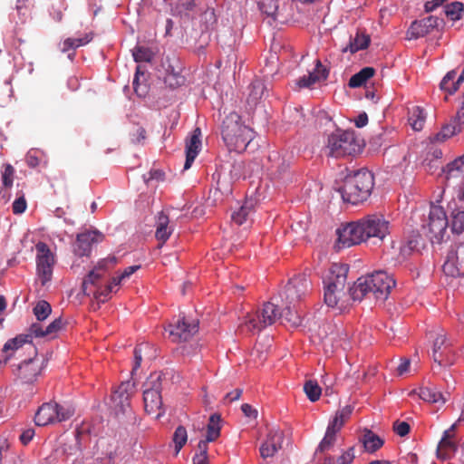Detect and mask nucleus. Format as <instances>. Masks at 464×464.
<instances>
[{
    "label": "nucleus",
    "instance_id": "c03bdc74",
    "mask_svg": "<svg viewBox=\"0 0 464 464\" xmlns=\"http://www.w3.org/2000/svg\"><path fill=\"white\" fill-rule=\"evenodd\" d=\"M304 392H305L307 398L313 402L319 400L322 393L321 387L318 385L316 381L313 380L305 382L304 385Z\"/></svg>",
    "mask_w": 464,
    "mask_h": 464
},
{
    "label": "nucleus",
    "instance_id": "69168bd1",
    "mask_svg": "<svg viewBox=\"0 0 464 464\" xmlns=\"http://www.w3.org/2000/svg\"><path fill=\"white\" fill-rule=\"evenodd\" d=\"M145 130L141 127H138L136 132L132 134L131 140L135 143H140L145 140Z\"/></svg>",
    "mask_w": 464,
    "mask_h": 464
},
{
    "label": "nucleus",
    "instance_id": "7ed1b4c3",
    "mask_svg": "<svg viewBox=\"0 0 464 464\" xmlns=\"http://www.w3.org/2000/svg\"><path fill=\"white\" fill-rule=\"evenodd\" d=\"M373 186V174L367 169H361L346 175L337 191L343 201L358 204L369 198Z\"/></svg>",
    "mask_w": 464,
    "mask_h": 464
},
{
    "label": "nucleus",
    "instance_id": "c9c22d12",
    "mask_svg": "<svg viewBox=\"0 0 464 464\" xmlns=\"http://www.w3.org/2000/svg\"><path fill=\"white\" fill-rule=\"evenodd\" d=\"M221 417L219 414L214 413L210 415L207 425V440L215 441L220 435Z\"/></svg>",
    "mask_w": 464,
    "mask_h": 464
},
{
    "label": "nucleus",
    "instance_id": "37998d69",
    "mask_svg": "<svg viewBox=\"0 0 464 464\" xmlns=\"http://www.w3.org/2000/svg\"><path fill=\"white\" fill-rule=\"evenodd\" d=\"M464 12V5L461 2H452L445 6V14L452 21L459 20Z\"/></svg>",
    "mask_w": 464,
    "mask_h": 464
},
{
    "label": "nucleus",
    "instance_id": "cd10ccee",
    "mask_svg": "<svg viewBox=\"0 0 464 464\" xmlns=\"http://www.w3.org/2000/svg\"><path fill=\"white\" fill-rule=\"evenodd\" d=\"M449 349H450V343L448 341L443 331H441L434 340L432 348V358L433 361L438 363V367H441L444 363L443 356Z\"/></svg>",
    "mask_w": 464,
    "mask_h": 464
},
{
    "label": "nucleus",
    "instance_id": "473e14b6",
    "mask_svg": "<svg viewBox=\"0 0 464 464\" xmlns=\"http://www.w3.org/2000/svg\"><path fill=\"white\" fill-rule=\"evenodd\" d=\"M419 396L421 400L431 403L444 404L447 401V398L434 385L420 388Z\"/></svg>",
    "mask_w": 464,
    "mask_h": 464
},
{
    "label": "nucleus",
    "instance_id": "a211bd4d",
    "mask_svg": "<svg viewBox=\"0 0 464 464\" xmlns=\"http://www.w3.org/2000/svg\"><path fill=\"white\" fill-rule=\"evenodd\" d=\"M103 238V234L99 230H85L77 235L73 251L79 256H89L92 246L102 242Z\"/></svg>",
    "mask_w": 464,
    "mask_h": 464
},
{
    "label": "nucleus",
    "instance_id": "b1692460",
    "mask_svg": "<svg viewBox=\"0 0 464 464\" xmlns=\"http://www.w3.org/2000/svg\"><path fill=\"white\" fill-rule=\"evenodd\" d=\"M201 130L196 128L186 141V161L184 170L188 169L201 150Z\"/></svg>",
    "mask_w": 464,
    "mask_h": 464
},
{
    "label": "nucleus",
    "instance_id": "338daca9",
    "mask_svg": "<svg viewBox=\"0 0 464 464\" xmlns=\"http://www.w3.org/2000/svg\"><path fill=\"white\" fill-rule=\"evenodd\" d=\"M368 123V116L366 112L360 113L354 120V124L357 128H362Z\"/></svg>",
    "mask_w": 464,
    "mask_h": 464
},
{
    "label": "nucleus",
    "instance_id": "f704fd0d",
    "mask_svg": "<svg viewBox=\"0 0 464 464\" xmlns=\"http://www.w3.org/2000/svg\"><path fill=\"white\" fill-rule=\"evenodd\" d=\"M361 440L369 452H374L383 445V440L370 430H364Z\"/></svg>",
    "mask_w": 464,
    "mask_h": 464
},
{
    "label": "nucleus",
    "instance_id": "ea45409f",
    "mask_svg": "<svg viewBox=\"0 0 464 464\" xmlns=\"http://www.w3.org/2000/svg\"><path fill=\"white\" fill-rule=\"evenodd\" d=\"M291 305L285 304L284 311L280 313V318L283 323L288 324L290 327L296 328L301 324L302 318L296 312L292 310Z\"/></svg>",
    "mask_w": 464,
    "mask_h": 464
},
{
    "label": "nucleus",
    "instance_id": "f3484780",
    "mask_svg": "<svg viewBox=\"0 0 464 464\" xmlns=\"http://www.w3.org/2000/svg\"><path fill=\"white\" fill-rule=\"evenodd\" d=\"M198 330V323L195 320L188 322L185 317L178 319L166 329L174 342H186L189 340Z\"/></svg>",
    "mask_w": 464,
    "mask_h": 464
},
{
    "label": "nucleus",
    "instance_id": "de8ad7c7",
    "mask_svg": "<svg viewBox=\"0 0 464 464\" xmlns=\"http://www.w3.org/2000/svg\"><path fill=\"white\" fill-rule=\"evenodd\" d=\"M197 0H178L176 12L181 16H189L197 7Z\"/></svg>",
    "mask_w": 464,
    "mask_h": 464
},
{
    "label": "nucleus",
    "instance_id": "39448f33",
    "mask_svg": "<svg viewBox=\"0 0 464 464\" xmlns=\"http://www.w3.org/2000/svg\"><path fill=\"white\" fill-rule=\"evenodd\" d=\"M327 148L333 157L352 156L361 150V144L353 130H336L328 137Z\"/></svg>",
    "mask_w": 464,
    "mask_h": 464
},
{
    "label": "nucleus",
    "instance_id": "a18cd8bd",
    "mask_svg": "<svg viewBox=\"0 0 464 464\" xmlns=\"http://www.w3.org/2000/svg\"><path fill=\"white\" fill-rule=\"evenodd\" d=\"M151 347L149 343H140L134 349V363L131 370V373H134L140 366L143 354L147 355L151 351Z\"/></svg>",
    "mask_w": 464,
    "mask_h": 464
},
{
    "label": "nucleus",
    "instance_id": "2eb2a0df",
    "mask_svg": "<svg viewBox=\"0 0 464 464\" xmlns=\"http://www.w3.org/2000/svg\"><path fill=\"white\" fill-rule=\"evenodd\" d=\"M310 282L305 275H298L289 280L285 285L282 298L285 304H295L308 292Z\"/></svg>",
    "mask_w": 464,
    "mask_h": 464
},
{
    "label": "nucleus",
    "instance_id": "aec40b11",
    "mask_svg": "<svg viewBox=\"0 0 464 464\" xmlns=\"http://www.w3.org/2000/svg\"><path fill=\"white\" fill-rule=\"evenodd\" d=\"M285 434L276 427L268 430L266 439L261 444L259 451L263 459L274 457L282 448Z\"/></svg>",
    "mask_w": 464,
    "mask_h": 464
},
{
    "label": "nucleus",
    "instance_id": "7c9ffc66",
    "mask_svg": "<svg viewBox=\"0 0 464 464\" xmlns=\"http://www.w3.org/2000/svg\"><path fill=\"white\" fill-rule=\"evenodd\" d=\"M169 217L163 212L159 213L156 219L155 237L159 241L162 242V244L168 240L173 231L172 227L169 226Z\"/></svg>",
    "mask_w": 464,
    "mask_h": 464
},
{
    "label": "nucleus",
    "instance_id": "dca6fc26",
    "mask_svg": "<svg viewBox=\"0 0 464 464\" xmlns=\"http://www.w3.org/2000/svg\"><path fill=\"white\" fill-rule=\"evenodd\" d=\"M444 25V20L438 16L430 15L420 20H415L411 23L407 31L409 39H418L431 33L434 29H440Z\"/></svg>",
    "mask_w": 464,
    "mask_h": 464
},
{
    "label": "nucleus",
    "instance_id": "9b49d317",
    "mask_svg": "<svg viewBox=\"0 0 464 464\" xmlns=\"http://www.w3.org/2000/svg\"><path fill=\"white\" fill-rule=\"evenodd\" d=\"M359 222L364 241L371 238L382 241L390 234V222L381 214L368 215Z\"/></svg>",
    "mask_w": 464,
    "mask_h": 464
},
{
    "label": "nucleus",
    "instance_id": "603ef678",
    "mask_svg": "<svg viewBox=\"0 0 464 464\" xmlns=\"http://www.w3.org/2000/svg\"><path fill=\"white\" fill-rule=\"evenodd\" d=\"M425 116L423 111L420 107L413 109L411 116L410 117L411 125L413 130H420L423 127Z\"/></svg>",
    "mask_w": 464,
    "mask_h": 464
},
{
    "label": "nucleus",
    "instance_id": "ddd939ff",
    "mask_svg": "<svg viewBox=\"0 0 464 464\" xmlns=\"http://www.w3.org/2000/svg\"><path fill=\"white\" fill-rule=\"evenodd\" d=\"M443 272L451 277L464 276V238L450 246L443 265Z\"/></svg>",
    "mask_w": 464,
    "mask_h": 464
},
{
    "label": "nucleus",
    "instance_id": "20e7f679",
    "mask_svg": "<svg viewBox=\"0 0 464 464\" xmlns=\"http://www.w3.org/2000/svg\"><path fill=\"white\" fill-rule=\"evenodd\" d=\"M221 135L229 150L241 152L252 141L255 132L242 124L241 118L237 112H230L223 120Z\"/></svg>",
    "mask_w": 464,
    "mask_h": 464
},
{
    "label": "nucleus",
    "instance_id": "6e6d98bb",
    "mask_svg": "<svg viewBox=\"0 0 464 464\" xmlns=\"http://www.w3.org/2000/svg\"><path fill=\"white\" fill-rule=\"evenodd\" d=\"M201 22L205 24V30H209L217 22L213 9H208L201 14Z\"/></svg>",
    "mask_w": 464,
    "mask_h": 464
},
{
    "label": "nucleus",
    "instance_id": "052dcab7",
    "mask_svg": "<svg viewBox=\"0 0 464 464\" xmlns=\"http://www.w3.org/2000/svg\"><path fill=\"white\" fill-rule=\"evenodd\" d=\"M393 430L401 437H404L410 431V425L406 421H395Z\"/></svg>",
    "mask_w": 464,
    "mask_h": 464
},
{
    "label": "nucleus",
    "instance_id": "49530a36",
    "mask_svg": "<svg viewBox=\"0 0 464 464\" xmlns=\"http://www.w3.org/2000/svg\"><path fill=\"white\" fill-rule=\"evenodd\" d=\"M132 55L136 63H150L153 59V52L145 46H137L132 51Z\"/></svg>",
    "mask_w": 464,
    "mask_h": 464
},
{
    "label": "nucleus",
    "instance_id": "1a4fd4ad",
    "mask_svg": "<svg viewBox=\"0 0 464 464\" xmlns=\"http://www.w3.org/2000/svg\"><path fill=\"white\" fill-rule=\"evenodd\" d=\"M279 318L280 313L277 305L272 302H266L259 312L254 315H248L247 320L241 328L242 330L246 328L248 332L252 333L260 332L266 326L272 325Z\"/></svg>",
    "mask_w": 464,
    "mask_h": 464
},
{
    "label": "nucleus",
    "instance_id": "f03ea898",
    "mask_svg": "<svg viewBox=\"0 0 464 464\" xmlns=\"http://www.w3.org/2000/svg\"><path fill=\"white\" fill-rule=\"evenodd\" d=\"M394 286L395 280L385 271L379 270L358 278L350 287V295L353 301H361L368 295H372L378 301H384Z\"/></svg>",
    "mask_w": 464,
    "mask_h": 464
},
{
    "label": "nucleus",
    "instance_id": "3c124183",
    "mask_svg": "<svg viewBox=\"0 0 464 464\" xmlns=\"http://www.w3.org/2000/svg\"><path fill=\"white\" fill-rule=\"evenodd\" d=\"M52 312L50 304L46 301H40L34 308V314L38 321L45 320Z\"/></svg>",
    "mask_w": 464,
    "mask_h": 464
},
{
    "label": "nucleus",
    "instance_id": "72a5a7b5",
    "mask_svg": "<svg viewBox=\"0 0 464 464\" xmlns=\"http://www.w3.org/2000/svg\"><path fill=\"white\" fill-rule=\"evenodd\" d=\"M443 172L448 180L451 178L464 177V154L450 162L445 169H443Z\"/></svg>",
    "mask_w": 464,
    "mask_h": 464
},
{
    "label": "nucleus",
    "instance_id": "6e6552de",
    "mask_svg": "<svg viewBox=\"0 0 464 464\" xmlns=\"http://www.w3.org/2000/svg\"><path fill=\"white\" fill-rule=\"evenodd\" d=\"M72 415L73 410L70 406L49 401L39 407L34 416V422L37 426H46L55 422L65 421Z\"/></svg>",
    "mask_w": 464,
    "mask_h": 464
},
{
    "label": "nucleus",
    "instance_id": "5fc2aeb1",
    "mask_svg": "<svg viewBox=\"0 0 464 464\" xmlns=\"http://www.w3.org/2000/svg\"><path fill=\"white\" fill-rule=\"evenodd\" d=\"M420 237L419 235L411 236L401 247V252L403 254H409L411 251L417 250L420 246Z\"/></svg>",
    "mask_w": 464,
    "mask_h": 464
},
{
    "label": "nucleus",
    "instance_id": "79ce46f5",
    "mask_svg": "<svg viewBox=\"0 0 464 464\" xmlns=\"http://www.w3.org/2000/svg\"><path fill=\"white\" fill-rule=\"evenodd\" d=\"M353 412V407L350 405H346L341 410H339L336 413L334 419L329 422L328 425L335 428L336 430H340L342 426L344 424L346 420L349 419Z\"/></svg>",
    "mask_w": 464,
    "mask_h": 464
},
{
    "label": "nucleus",
    "instance_id": "58836bf2",
    "mask_svg": "<svg viewBox=\"0 0 464 464\" xmlns=\"http://www.w3.org/2000/svg\"><path fill=\"white\" fill-rule=\"evenodd\" d=\"M265 89V84L261 80L256 79L253 81L249 86L247 103L249 105H256L264 94Z\"/></svg>",
    "mask_w": 464,
    "mask_h": 464
},
{
    "label": "nucleus",
    "instance_id": "864d4df0",
    "mask_svg": "<svg viewBox=\"0 0 464 464\" xmlns=\"http://www.w3.org/2000/svg\"><path fill=\"white\" fill-rule=\"evenodd\" d=\"M43 152L37 149H31L25 157V160L27 165L30 168H36L39 166L41 162L40 155H42Z\"/></svg>",
    "mask_w": 464,
    "mask_h": 464
},
{
    "label": "nucleus",
    "instance_id": "a878e982",
    "mask_svg": "<svg viewBox=\"0 0 464 464\" xmlns=\"http://www.w3.org/2000/svg\"><path fill=\"white\" fill-rule=\"evenodd\" d=\"M451 218V230L459 234L464 231V203L459 204L456 199L449 203Z\"/></svg>",
    "mask_w": 464,
    "mask_h": 464
},
{
    "label": "nucleus",
    "instance_id": "4c0bfd02",
    "mask_svg": "<svg viewBox=\"0 0 464 464\" xmlns=\"http://www.w3.org/2000/svg\"><path fill=\"white\" fill-rule=\"evenodd\" d=\"M374 69L372 67H364L357 73L353 74L350 80L348 85L351 88H358L361 87L363 83L366 82L368 79L373 76Z\"/></svg>",
    "mask_w": 464,
    "mask_h": 464
},
{
    "label": "nucleus",
    "instance_id": "680f3d73",
    "mask_svg": "<svg viewBox=\"0 0 464 464\" xmlns=\"http://www.w3.org/2000/svg\"><path fill=\"white\" fill-rule=\"evenodd\" d=\"M63 5L62 2H58L57 4L53 5L52 9L50 10V14L53 18L59 22L63 18Z\"/></svg>",
    "mask_w": 464,
    "mask_h": 464
},
{
    "label": "nucleus",
    "instance_id": "bf43d9fd",
    "mask_svg": "<svg viewBox=\"0 0 464 464\" xmlns=\"http://www.w3.org/2000/svg\"><path fill=\"white\" fill-rule=\"evenodd\" d=\"M354 459V449L349 448L336 459V464H350Z\"/></svg>",
    "mask_w": 464,
    "mask_h": 464
},
{
    "label": "nucleus",
    "instance_id": "2f4dec72",
    "mask_svg": "<svg viewBox=\"0 0 464 464\" xmlns=\"http://www.w3.org/2000/svg\"><path fill=\"white\" fill-rule=\"evenodd\" d=\"M256 201L252 198H247L241 205V207L234 211L231 215L232 221L237 225H243L246 222L249 216L253 213Z\"/></svg>",
    "mask_w": 464,
    "mask_h": 464
},
{
    "label": "nucleus",
    "instance_id": "4be33fe9",
    "mask_svg": "<svg viewBox=\"0 0 464 464\" xmlns=\"http://www.w3.org/2000/svg\"><path fill=\"white\" fill-rule=\"evenodd\" d=\"M464 128V111H459L450 122L444 124L441 130L434 135L433 141L443 142L459 133Z\"/></svg>",
    "mask_w": 464,
    "mask_h": 464
},
{
    "label": "nucleus",
    "instance_id": "a19ab883",
    "mask_svg": "<svg viewBox=\"0 0 464 464\" xmlns=\"http://www.w3.org/2000/svg\"><path fill=\"white\" fill-rule=\"evenodd\" d=\"M338 430L328 425L324 439L317 447L316 451L324 452L329 450L334 444Z\"/></svg>",
    "mask_w": 464,
    "mask_h": 464
},
{
    "label": "nucleus",
    "instance_id": "774afa93",
    "mask_svg": "<svg viewBox=\"0 0 464 464\" xmlns=\"http://www.w3.org/2000/svg\"><path fill=\"white\" fill-rule=\"evenodd\" d=\"M242 163L241 162H234L232 165V169L230 170V175L232 179H238L241 175Z\"/></svg>",
    "mask_w": 464,
    "mask_h": 464
},
{
    "label": "nucleus",
    "instance_id": "09e8293b",
    "mask_svg": "<svg viewBox=\"0 0 464 464\" xmlns=\"http://www.w3.org/2000/svg\"><path fill=\"white\" fill-rule=\"evenodd\" d=\"M258 6L263 14L272 17L274 20L276 19V12L278 9V4L276 0H259Z\"/></svg>",
    "mask_w": 464,
    "mask_h": 464
},
{
    "label": "nucleus",
    "instance_id": "c85d7f7f",
    "mask_svg": "<svg viewBox=\"0 0 464 464\" xmlns=\"http://www.w3.org/2000/svg\"><path fill=\"white\" fill-rule=\"evenodd\" d=\"M464 82V69L457 78L455 70L450 71L440 82V89L449 94H453L458 91L459 85Z\"/></svg>",
    "mask_w": 464,
    "mask_h": 464
},
{
    "label": "nucleus",
    "instance_id": "bb28decb",
    "mask_svg": "<svg viewBox=\"0 0 464 464\" xmlns=\"http://www.w3.org/2000/svg\"><path fill=\"white\" fill-rule=\"evenodd\" d=\"M63 320L61 317H59L53 320L45 328H44L41 324H33L30 326V333H32L34 337H53L63 328Z\"/></svg>",
    "mask_w": 464,
    "mask_h": 464
},
{
    "label": "nucleus",
    "instance_id": "e433bc0d",
    "mask_svg": "<svg viewBox=\"0 0 464 464\" xmlns=\"http://www.w3.org/2000/svg\"><path fill=\"white\" fill-rule=\"evenodd\" d=\"M370 44V37L365 34H356L353 39H351L350 44L343 49V53L350 52L355 53L360 50H364Z\"/></svg>",
    "mask_w": 464,
    "mask_h": 464
},
{
    "label": "nucleus",
    "instance_id": "f257e3e1",
    "mask_svg": "<svg viewBox=\"0 0 464 464\" xmlns=\"http://www.w3.org/2000/svg\"><path fill=\"white\" fill-rule=\"evenodd\" d=\"M349 267L345 264H332L328 274L324 278V303L329 307H337L340 310L346 308L353 300L348 292L344 291Z\"/></svg>",
    "mask_w": 464,
    "mask_h": 464
},
{
    "label": "nucleus",
    "instance_id": "5701e85b",
    "mask_svg": "<svg viewBox=\"0 0 464 464\" xmlns=\"http://www.w3.org/2000/svg\"><path fill=\"white\" fill-rule=\"evenodd\" d=\"M453 423L448 430L443 432L442 438L440 439L438 449L437 457L441 459H447L456 451V443L451 440L453 433L456 430L457 424Z\"/></svg>",
    "mask_w": 464,
    "mask_h": 464
},
{
    "label": "nucleus",
    "instance_id": "e2e57ef3",
    "mask_svg": "<svg viewBox=\"0 0 464 464\" xmlns=\"http://www.w3.org/2000/svg\"><path fill=\"white\" fill-rule=\"evenodd\" d=\"M34 436V430L33 428H29L24 430L20 435V440L23 444H28Z\"/></svg>",
    "mask_w": 464,
    "mask_h": 464
},
{
    "label": "nucleus",
    "instance_id": "f8f14e48",
    "mask_svg": "<svg viewBox=\"0 0 464 464\" xmlns=\"http://www.w3.org/2000/svg\"><path fill=\"white\" fill-rule=\"evenodd\" d=\"M35 249L37 275L42 285H44L52 279L53 268L55 263L54 255L44 242L37 243Z\"/></svg>",
    "mask_w": 464,
    "mask_h": 464
},
{
    "label": "nucleus",
    "instance_id": "423d86ee",
    "mask_svg": "<svg viewBox=\"0 0 464 464\" xmlns=\"http://www.w3.org/2000/svg\"><path fill=\"white\" fill-rule=\"evenodd\" d=\"M448 224V218L443 208L440 206L431 205L428 218L422 224V230L432 244H439L443 240Z\"/></svg>",
    "mask_w": 464,
    "mask_h": 464
},
{
    "label": "nucleus",
    "instance_id": "4d7b16f0",
    "mask_svg": "<svg viewBox=\"0 0 464 464\" xmlns=\"http://www.w3.org/2000/svg\"><path fill=\"white\" fill-rule=\"evenodd\" d=\"M14 169L12 165L5 164V169L2 172V181L5 188H10L13 185V176Z\"/></svg>",
    "mask_w": 464,
    "mask_h": 464
},
{
    "label": "nucleus",
    "instance_id": "9d476101",
    "mask_svg": "<svg viewBox=\"0 0 464 464\" xmlns=\"http://www.w3.org/2000/svg\"><path fill=\"white\" fill-rule=\"evenodd\" d=\"M118 262L115 256H110L102 259L98 265L88 274L82 282L83 293L87 295H93L96 298L98 291L104 290V285H101V279L103 274L113 267Z\"/></svg>",
    "mask_w": 464,
    "mask_h": 464
},
{
    "label": "nucleus",
    "instance_id": "c756f323",
    "mask_svg": "<svg viewBox=\"0 0 464 464\" xmlns=\"http://www.w3.org/2000/svg\"><path fill=\"white\" fill-rule=\"evenodd\" d=\"M328 76V72L323 65L320 61H317L316 67L314 72H309L308 75H304L298 81V85L304 88H309L313 86L315 82L325 80Z\"/></svg>",
    "mask_w": 464,
    "mask_h": 464
},
{
    "label": "nucleus",
    "instance_id": "6ab92c4d",
    "mask_svg": "<svg viewBox=\"0 0 464 464\" xmlns=\"http://www.w3.org/2000/svg\"><path fill=\"white\" fill-rule=\"evenodd\" d=\"M133 385L130 382H121L111 397V406L117 415L125 414L130 408V397Z\"/></svg>",
    "mask_w": 464,
    "mask_h": 464
},
{
    "label": "nucleus",
    "instance_id": "0eeeda50",
    "mask_svg": "<svg viewBox=\"0 0 464 464\" xmlns=\"http://www.w3.org/2000/svg\"><path fill=\"white\" fill-rule=\"evenodd\" d=\"M143 392L144 409L148 414H155V418L159 419L162 414V398L161 391V374H150L148 381L144 384Z\"/></svg>",
    "mask_w": 464,
    "mask_h": 464
},
{
    "label": "nucleus",
    "instance_id": "393cba45",
    "mask_svg": "<svg viewBox=\"0 0 464 464\" xmlns=\"http://www.w3.org/2000/svg\"><path fill=\"white\" fill-rule=\"evenodd\" d=\"M140 266H130L127 267L118 277H113L109 284L105 285L104 290L98 291L96 299L99 302L104 303L109 298L110 294L116 292L115 288L119 286L122 281L129 278L132 274L140 269Z\"/></svg>",
    "mask_w": 464,
    "mask_h": 464
},
{
    "label": "nucleus",
    "instance_id": "4468645a",
    "mask_svg": "<svg viewBox=\"0 0 464 464\" xmlns=\"http://www.w3.org/2000/svg\"><path fill=\"white\" fill-rule=\"evenodd\" d=\"M336 233L338 237L335 247L338 250L364 242L359 220L343 226L336 230Z\"/></svg>",
    "mask_w": 464,
    "mask_h": 464
},
{
    "label": "nucleus",
    "instance_id": "13d9d810",
    "mask_svg": "<svg viewBox=\"0 0 464 464\" xmlns=\"http://www.w3.org/2000/svg\"><path fill=\"white\" fill-rule=\"evenodd\" d=\"M27 208V203L24 196L19 197L16 198L12 206L13 213L19 215L23 214Z\"/></svg>",
    "mask_w": 464,
    "mask_h": 464
},
{
    "label": "nucleus",
    "instance_id": "412c9836",
    "mask_svg": "<svg viewBox=\"0 0 464 464\" xmlns=\"http://www.w3.org/2000/svg\"><path fill=\"white\" fill-rule=\"evenodd\" d=\"M33 334L30 333V329L27 334H18L15 337L9 339L2 349V353L4 356V361H9L15 352L19 349L23 348L24 345L28 344L30 350H32L33 354L36 355V349L32 345Z\"/></svg>",
    "mask_w": 464,
    "mask_h": 464
},
{
    "label": "nucleus",
    "instance_id": "8fccbe9b",
    "mask_svg": "<svg viewBox=\"0 0 464 464\" xmlns=\"http://www.w3.org/2000/svg\"><path fill=\"white\" fill-rule=\"evenodd\" d=\"M188 440V432L185 427L179 426L174 434H173V441L175 444L176 453H179L182 447L186 444Z\"/></svg>",
    "mask_w": 464,
    "mask_h": 464
},
{
    "label": "nucleus",
    "instance_id": "0e129e2a",
    "mask_svg": "<svg viewBox=\"0 0 464 464\" xmlns=\"http://www.w3.org/2000/svg\"><path fill=\"white\" fill-rule=\"evenodd\" d=\"M241 410H242L243 413L245 414V416H246L248 418H256V416H257V411L247 403H244L241 406Z\"/></svg>",
    "mask_w": 464,
    "mask_h": 464
}]
</instances>
